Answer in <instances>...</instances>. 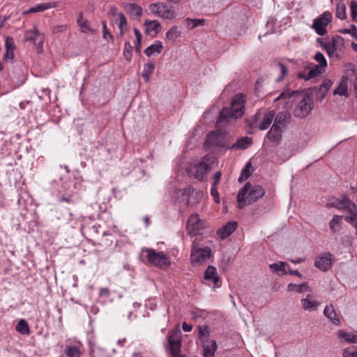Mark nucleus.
<instances>
[{"instance_id":"obj_45","label":"nucleus","mask_w":357,"mask_h":357,"mask_svg":"<svg viewBox=\"0 0 357 357\" xmlns=\"http://www.w3.org/2000/svg\"><path fill=\"white\" fill-rule=\"evenodd\" d=\"M66 355L68 357H80V351L75 346L68 347L66 349Z\"/></svg>"},{"instance_id":"obj_18","label":"nucleus","mask_w":357,"mask_h":357,"mask_svg":"<svg viewBox=\"0 0 357 357\" xmlns=\"http://www.w3.org/2000/svg\"><path fill=\"white\" fill-rule=\"evenodd\" d=\"M291 120V114L288 111H283L279 112L274 121L273 125L282 128H285Z\"/></svg>"},{"instance_id":"obj_49","label":"nucleus","mask_w":357,"mask_h":357,"mask_svg":"<svg viewBox=\"0 0 357 357\" xmlns=\"http://www.w3.org/2000/svg\"><path fill=\"white\" fill-rule=\"evenodd\" d=\"M299 94V92L298 91H290L289 90H284V91H282L280 95L278 96V98H277V100H279V99H281V98H290L291 96H294L295 95H298Z\"/></svg>"},{"instance_id":"obj_64","label":"nucleus","mask_w":357,"mask_h":357,"mask_svg":"<svg viewBox=\"0 0 357 357\" xmlns=\"http://www.w3.org/2000/svg\"><path fill=\"white\" fill-rule=\"evenodd\" d=\"M182 328L185 332H190L192 329V326L191 324H188L186 322H183L182 324Z\"/></svg>"},{"instance_id":"obj_54","label":"nucleus","mask_w":357,"mask_h":357,"mask_svg":"<svg viewBox=\"0 0 357 357\" xmlns=\"http://www.w3.org/2000/svg\"><path fill=\"white\" fill-rule=\"evenodd\" d=\"M328 91H325L324 89H322L319 86L318 89V92L316 94V98L317 100H321L324 98V97L326 96Z\"/></svg>"},{"instance_id":"obj_25","label":"nucleus","mask_w":357,"mask_h":357,"mask_svg":"<svg viewBox=\"0 0 357 357\" xmlns=\"http://www.w3.org/2000/svg\"><path fill=\"white\" fill-rule=\"evenodd\" d=\"M274 116H275L274 111H269V112H266L264 114L262 121H261V123L259 125V129L261 130H266L271 124Z\"/></svg>"},{"instance_id":"obj_21","label":"nucleus","mask_w":357,"mask_h":357,"mask_svg":"<svg viewBox=\"0 0 357 357\" xmlns=\"http://www.w3.org/2000/svg\"><path fill=\"white\" fill-rule=\"evenodd\" d=\"M192 191V188H187L178 190L177 193L178 202L183 203V206L185 207L189 205L190 194Z\"/></svg>"},{"instance_id":"obj_20","label":"nucleus","mask_w":357,"mask_h":357,"mask_svg":"<svg viewBox=\"0 0 357 357\" xmlns=\"http://www.w3.org/2000/svg\"><path fill=\"white\" fill-rule=\"evenodd\" d=\"M144 26L146 33L151 36H155L161 29V24L157 20H146Z\"/></svg>"},{"instance_id":"obj_62","label":"nucleus","mask_w":357,"mask_h":357,"mask_svg":"<svg viewBox=\"0 0 357 357\" xmlns=\"http://www.w3.org/2000/svg\"><path fill=\"white\" fill-rule=\"evenodd\" d=\"M347 82H348L347 77H342L339 85L341 86V88L344 87V89L347 90V88H348Z\"/></svg>"},{"instance_id":"obj_33","label":"nucleus","mask_w":357,"mask_h":357,"mask_svg":"<svg viewBox=\"0 0 357 357\" xmlns=\"http://www.w3.org/2000/svg\"><path fill=\"white\" fill-rule=\"evenodd\" d=\"M342 217L341 215H335L329 222V229L333 234L340 229V222Z\"/></svg>"},{"instance_id":"obj_3","label":"nucleus","mask_w":357,"mask_h":357,"mask_svg":"<svg viewBox=\"0 0 357 357\" xmlns=\"http://www.w3.org/2000/svg\"><path fill=\"white\" fill-rule=\"evenodd\" d=\"M314 107V101L312 96L306 93L302 99L299 100L294 109V116L299 119H304L307 117Z\"/></svg>"},{"instance_id":"obj_32","label":"nucleus","mask_w":357,"mask_h":357,"mask_svg":"<svg viewBox=\"0 0 357 357\" xmlns=\"http://www.w3.org/2000/svg\"><path fill=\"white\" fill-rule=\"evenodd\" d=\"M321 46L326 50L330 57L334 56L337 51V44L335 39L323 43Z\"/></svg>"},{"instance_id":"obj_23","label":"nucleus","mask_w":357,"mask_h":357,"mask_svg":"<svg viewBox=\"0 0 357 357\" xmlns=\"http://www.w3.org/2000/svg\"><path fill=\"white\" fill-rule=\"evenodd\" d=\"M252 144V140L250 137H243L237 140L231 147V149H246Z\"/></svg>"},{"instance_id":"obj_43","label":"nucleus","mask_w":357,"mask_h":357,"mask_svg":"<svg viewBox=\"0 0 357 357\" xmlns=\"http://www.w3.org/2000/svg\"><path fill=\"white\" fill-rule=\"evenodd\" d=\"M119 29L120 30V34L123 35L124 33V31L127 29V20L122 13H119Z\"/></svg>"},{"instance_id":"obj_2","label":"nucleus","mask_w":357,"mask_h":357,"mask_svg":"<svg viewBox=\"0 0 357 357\" xmlns=\"http://www.w3.org/2000/svg\"><path fill=\"white\" fill-rule=\"evenodd\" d=\"M264 188L259 185L252 184L247 182L241 188L237 195V202L238 208H242L247 204H252L261 199L265 195Z\"/></svg>"},{"instance_id":"obj_35","label":"nucleus","mask_w":357,"mask_h":357,"mask_svg":"<svg viewBox=\"0 0 357 357\" xmlns=\"http://www.w3.org/2000/svg\"><path fill=\"white\" fill-rule=\"evenodd\" d=\"M181 31L177 26L171 27L166 33V39L175 41L181 36Z\"/></svg>"},{"instance_id":"obj_27","label":"nucleus","mask_w":357,"mask_h":357,"mask_svg":"<svg viewBox=\"0 0 357 357\" xmlns=\"http://www.w3.org/2000/svg\"><path fill=\"white\" fill-rule=\"evenodd\" d=\"M337 337L347 343H357V333H347L341 330L338 331Z\"/></svg>"},{"instance_id":"obj_52","label":"nucleus","mask_w":357,"mask_h":357,"mask_svg":"<svg viewBox=\"0 0 357 357\" xmlns=\"http://www.w3.org/2000/svg\"><path fill=\"white\" fill-rule=\"evenodd\" d=\"M66 29V24L57 25L52 27V31L53 33H58L64 31Z\"/></svg>"},{"instance_id":"obj_50","label":"nucleus","mask_w":357,"mask_h":357,"mask_svg":"<svg viewBox=\"0 0 357 357\" xmlns=\"http://www.w3.org/2000/svg\"><path fill=\"white\" fill-rule=\"evenodd\" d=\"M278 68L280 69V75L276 79V82H280L281 80H282V79L287 75V69L285 67V66L283 63H280V62H279L278 63Z\"/></svg>"},{"instance_id":"obj_6","label":"nucleus","mask_w":357,"mask_h":357,"mask_svg":"<svg viewBox=\"0 0 357 357\" xmlns=\"http://www.w3.org/2000/svg\"><path fill=\"white\" fill-rule=\"evenodd\" d=\"M206 227L205 220L200 219L197 213L191 215L186 222L187 233L192 236L201 235Z\"/></svg>"},{"instance_id":"obj_19","label":"nucleus","mask_w":357,"mask_h":357,"mask_svg":"<svg viewBox=\"0 0 357 357\" xmlns=\"http://www.w3.org/2000/svg\"><path fill=\"white\" fill-rule=\"evenodd\" d=\"M282 132L283 130L280 127L273 124L271 128L267 132L266 137L272 142L278 143L282 139Z\"/></svg>"},{"instance_id":"obj_55","label":"nucleus","mask_w":357,"mask_h":357,"mask_svg":"<svg viewBox=\"0 0 357 357\" xmlns=\"http://www.w3.org/2000/svg\"><path fill=\"white\" fill-rule=\"evenodd\" d=\"M211 194L213 197H214L215 198V202L216 203H219L220 202V199H219V193H218V189H217V186H213L211 187Z\"/></svg>"},{"instance_id":"obj_47","label":"nucleus","mask_w":357,"mask_h":357,"mask_svg":"<svg viewBox=\"0 0 357 357\" xmlns=\"http://www.w3.org/2000/svg\"><path fill=\"white\" fill-rule=\"evenodd\" d=\"M314 59L316 60L317 62L319 63V65L326 67L327 66V61L325 59V56L321 52H317L315 55L314 56Z\"/></svg>"},{"instance_id":"obj_26","label":"nucleus","mask_w":357,"mask_h":357,"mask_svg":"<svg viewBox=\"0 0 357 357\" xmlns=\"http://www.w3.org/2000/svg\"><path fill=\"white\" fill-rule=\"evenodd\" d=\"M324 315L328 317L334 324L338 325L340 319L332 305H326L324 310Z\"/></svg>"},{"instance_id":"obj_38","label":"nucleus","mask_w":357,"mask_h":357,"mask_svg":"<svg viewBox=\"0 0 357 357\" xmlns=\"http://www.w3.org/2000/svg\"><path fill=\"white\" fill-rule=\"evenodd\" d=\"M325 67L318 64L312 67L308 72V78H314L325 72Z\"/></svg>"},{"instance_id":"obj_17","label":"nucleus","mask_w":357,"mask_h":357,"mask_svg":"<svg viewBox=\"0 0 357 357\" xmlns=\"http://www.w3.org/2000/svg\"><path fill=\"white\" fill-rule=\"evenodd\" d=\"M301 303L302 307L305 310L307 311L315 310L320 305L319 303L311 294H308L306 298L301 299Z\"/></svg>"},{"instance_id":"obj_15","label":"nucleus","mask_w":357,"mask_h":357,"mask_svg":"<svg viewBox=\"0 0 357 357\" xmlns=\"http://www.w3.org/2000/svg\"><path fill=\"white\" fill-rule=\"evenodd\" d=\"M238 223L236 221L228 222L218 230L217 234L221 239H225L236 229Z\"/></svg>"},{"instance_id":"obj_22","label":"nucleus","mask_w":357,"mask_h":357,"mask_svg":"<svg viewBox=\"0 0 357 357\" xmlns=\"http://www.w3.org/2000/svg\"><path fill=\"white\" fill-rule=\"evenodd\" d=\"M124 10L134 17H140L142 15V8L139 5L134 3H125L123 4Z\"/></svg>"},{"instance_id":"obj_51","label":"nucleus","mask_w":357,"mask_h":357,"mask_svg":"<svg viewBox=\"0 0 357 357\" xmlns=\"http://www.w3.org/2000/svg\"><path fill=\"white\" fill-rule=\"evenodd\" d=\"M15 48V43L13 38L11 37H7L5 41V49L14 50Z\"/></svg>"},{"instance_id":"obj_29","label":"nucleus","mask_w":357,"mask_h":357,"mask_svg":"<svg viewBox=\"0 0 357 357\" xmlns=\"http://www.w3.org/2000/svg\"><path fill=\"white\" fill-rule=\"evenodd\" d=\"M217 344L215 340L211 341L208 344H204V356L214 357V353L217 350Z\"/></svg>"},{"instance_id":"obj_58","label":"nucleus","mask_w":357,"mask_h":357,"mask_svg":"<svg viewBox=\"0 0 357 357\" xmlns=\"http://www.w3.org/2000/svg\"><path fill=\"white\" fill-rule=\"evenodd\" d=\"M13 51L14 50H6V52L3 55V60L6 61L12 60L14 56Z\"/></svg>"},{"instance_id":"obj_5","label":"nucleus","mask_w":357,"mask_h":357,"mask_svg":"<svg viewBox=\"0 0 357 357\" xmlns=\"http://www.w3.org/2000/svg\"><path fill=\"white\" fill-rule=\"evenodd\" d=\"M143 252H146V258L148 261L159 268H163L170 265V261L163 252H156L151 248H144Z\"/></svg>"},{"instance_id":"obj_60","label":"nucleus","mask_w":357,"mask_h":357,"mask_svg":"<svg viewBox=\"0 0 357 357\" xmlns=\"http://www.w3.org/2000/svg\"><path fill=\"white\" fill-rule=\"evenodd\" d=\"M220 178H221V172H217L215 174V175H214V178H213V181L212 185L213 186H218L219 183H220Z\"/></svg>"},{"instance_id":"obj_53","label":"nucleus","mask_w":357,"mask_h":357,"mask_svg":"<svg viewBox=\"0 0 357 357\" xmlns=\"http://www.w3.org/2000/svg\"><path fill=\"white\" fill-rule=\"evenodd\" d=\"M80 29L82 32L87 33L89 31L93 32V31L89 28L87 21H83L82 22H79Z\"/></svg>"},{"instance_id":"obj_57","label":"nucleus","mask_w":357,"mask_h":357,"mask_svg":"<svg viewBox=\"0 0 357 357\" xmlns=\"http://www.w3.org/2000/svg\"><path fill=\"white\" fill-rule=\"evenodd\" d=\"M102 29H103V38L105 39H107V37H109L110 38H112V36L110 34L109 31L107 29V24L105 21L102 22Z\"/></svg>"},{"instance_id":"obj_39","label":"nucleus","mask_w":357,"mask_h":357,"mask_svg":"<svg viewBox=\"0 0 357 357\" xmlns=\"http://www.w3.org/2000/svg\"><path fill=\"white\" fill-rule=\"evenodd\" d=\"M342 77H347L348 80L354 82V84H356V82H357V72L354 66L348 68L345 72V75Z\"/></svg>"},{"instance_id":"obj_8","label":"nucleus","mask_w":357,"mask_h":357,"mask_svg":"<svg viewBox=\"0 0 357 357\" xmlns=\"http://www.w3.org/2000/svg\"><path fill=\"white\" fill-rule=\"evenodd\" d=\"M211 256V250L208 247L198 248L195 241L192 243L191 261L203 264L206 262Z\"/></svg>"},{"instance_id":"obj_10","label":"nucleus","mask_w":357,"mask_h":357,"mask_svg":"<svg viewBox=\"0 0 357 357\" xmlns=\"http://www.w3.org/2000/svg\"><path fill=\"white\" fill-rule=\"evenodd\" d=\"M332 15L330 12L325 11L319 17L313 21L312 27L315 32L319 36H324L326 33V27L331 22Z\"/></svg>"},{"instance_id":"obj_48","label":"nucleus","mask_w":357,"mask_h":357,"mask_svg":"<svg viewBox=\"0 0 357 357\" xmlns=\"http://www.w3.org/2000/svg\"><path fill=\"white\" fill-rule=\"evenodd\" d=\"M351 15L352 20L357 22V1L353 0L350 3Z\"/></svg>"},{"instance_id":"obj_37","label":"nucleus","mask_w":357,"mask_h":357,"mask_svg":"<svg viewBox=\"0 0 357 357\" xmlns=\"http://www.w3.org/2000/svg\"><path fill=\"white\" fill-rule=\"evenodd\" d=\"M16 331L22 335L30 333L29 326L24 319H20L16 326Z\"/></svg>"},{"instance_id":"obj_30","label":"nucleus","mask_w":357,"mask_h":357,"mask_svg":"<svg viewBox=\"0 0 357 357\" xmlns=\"http://www.w3.org/2000/svg\"><path fill=\"white\" fill-rule=\"evenodd\" d=\"M287 290L289 291H295L298 293H303V292H310L311 288L306 284L305 283H303L301 284H289L287 286Z\"/></svg>"},{"instance_id":"obj_63","label":"nucleus","mask_w":357,"mask_h":357,"mask_svg":"<svg viewBox=\"0 0 357 357\" xmlns=\"http://www.w3.org/2000/svg\"><path fill=\"white\" fill-rule=\"evenodd\" d=\"M133 32L136 37L137 42H138V43L141 42L142 36V34H141L140 31H139V29H137V28H134Z\"/></svg>"},{"instance_id":"obj_41","label":"nucleus","mask_w":357,"mask_h":357,"mask_svg":"<svg viewBox=\"0 0 357 357\" xmlns=\"http://www.w3.org/2000/svg\"><path fill=\"white\" fill-rule=\"evenodd\" d=\"M336 16L340 20L346 18V6L342 3H339L336 6Z\"/></svg>"},{"instance_id":"obj_40","label":"nucleus","mask_w":357,"mask_h":357,"mask_svg":"<svg viewBox=\"0 0 357 357\" xmlns=\"http://www.w3.org/2000/svg\"><path fill=\"white\" fill-rule=\"evenodd\" d=\"M250 167H251V163L248 162L246 164V165L245 166V167L241 171V175L238 178L239 182H242L244 180L248 179L250 176V175H251Z\"/></svg>"},{"instance_id":"obj_56","label":"nucleus","mask_w":357,"mask_h":357,"mask_svg":"<svg viewBox=\"0 0 357 357\" xmlns=\"http://www.w3.org/2000/svg\"><path fill=\"white\" fill-rule=\"evenodd\" d=\"M348 90H346L343 88H341V86L339 85V86L334 90V92L333 93L334 94H338L340 96H348Z\"/></svg>"},{"instance_id":"obj_44","label":"nucleus","mask_w":357,"mask_h":357,"mask_svg":"<svg viewBox=\"0 0 357 357\" xmlns=\"http://www.w3.org/2000/svg\"><path fill=\"white\" fill-rule=\"evenodd\" d=\"M199 338L200 341L204 342L207 341V338L209 335V331L207 326H201L199 328Z\"/></svg>"},{"instance_id":"obj_11","label":"nucleus","mask_w":357,"mask_h":357,"mask_svg":"<svg viewBox=\"0 0 357 357\" xmlns=\"http://www.w3.org/2000/svg\"><path fill=\"white\" fill-rule=\"evenodd\" d=\"M328 206L348 213H351L356 209V204L345 195H342L340 199H332Z\"/></svg>"},{"instance_id":"obj_61","label":"nucleus","mask_w":357,"mask_h":357,"mask_svg":"<svg viewBox=\"0 0 357 357\" xmlns=\"http://www.w3.org/2000/svg\"><path fill=\"white\" fill-rule=\"evenodd\" d=\"M109 290L108 288H106V287H104V288H101L100 289V292H99V294L100 296H105V297H107L109 296Z\"/></svg>"},{"instance_id":"obj_9","label":"nucleus","mask_w":357,"mask_h":357,"mask_svg":"<svg viewBox=\"0 0 357 357\" xmlns=\"http://www.w3.org/2000/svg\"><path fill=\"white\" fill-rule=\"evenodd\" d=\"M169 349L172 357H183L181 354V331L178 329L172 330L169 332L168 337Z\"/></svg>"},{"instance_id":"obj_42","label":"nucleus","mask_w":357,"mask_h":357,"mask_svg":"<svg viewBox=\"0 0 357 357\" xmlns=\"http://www.w3.org/2000/svg\"><path fill=\"white\" fill-rule=\"evenodd\" d=\"M342 357H357V347L350 346L342 351Z\"/></svg>"},{"instance_id":"obj_34","label":"nucleus","mask_w":357,"mask_h":357,"mask_svg":"<svg viewBox=\"0 0 357 357\" xmlns=\"http://www.w3.org/2000/svg\"><path fill=\"white\" fill-rule=\"evenodd\" d=\"M186 26L188 29H193L197 26H202L205 24V20L204 19H191L187 18L185 20Z\"/></svg>"},{"instance_id":"obj_24","label":"nucleus","mask_w":357,"mask_h":357,"mask_svg":"<svg viewBox=\"0 0 357 357\" xmlns=\"http://www.w3.org/2000/svg\"><path fill=\"white\" fill-rule=\"evenodd\" d=\"M287 267L288 264L284 261L272 264L269 266L271 271L280 276H282L287 273Z\"/></svg>"},{"instance_id":"obj_14","label":"nucleus","mask_w":357,"mask_h":357,"mask_svg":"<svg viewBox=\"0 0 357 357\" xmlns=\"http://www.w3.org/2000/svg\"><path fill=\"white\" fill-rule=\"evenodd\" d=\"M204 279L212 282L217 287H220L221 280L217 272V269L213 266H208L204 273Z\"/></svg>"},{"instance_id":"obj_16","label":"nucleus","mask_w":357,"mask_h":357,"mask_svg":"<svg viewBox=\"0 0 357 357\" xmlns=\"http://www.w3.org/2000/svg\"><path fill=\"white\" fill-rule=\"evenodd\" d=\"M24 38L26 41H30L34 44L42 45L43 43V36L39 33L36 28L26 31Z\"/></svg>"},{"instance_id":"obj_36","label":"nucleus","mask_w":357,"mask_h":357,"mask_svg":"<svg viewBox=\"0 0 357 357\" xmlns=\"http://www.w3.org/2000/svg\"><path fill=\"white\" fill-rule=\"evenodd\" d=\"M154 68L155 66L152 63H149L144 66L142 76L144 79L145 82H147L149 81L150 75L153 73Z\"/></svg>"},{"instance_id":"obj_4","label":"nucleus","mask_w":357,"mask_h":357,"mask_svg":"<svg viewBox=\"0 0 357 357\" xmlns=\"http://www.w3.org/2000/svg\"><path fill=\"white\" fill-rule=\"evenodd\" d=\"M229 140V136L225 131L217 129L208 134L206 144L209 147H225Z\"/></svg>"},{"instance_id":"obj_59","label":"nucleus","mask_w":357,"mask_h":357,"mask_svg":"<svg viewBox=\"0 0 357 357\" xmlns=\"http://www.w3.org/2000/svg\"><path fill=\"white\" fill-rule=\"evenodd\" d=\"M331 85H332V83H331V80L324 79L321 85H320V87H321L322 89H324L325 91H328Z\"/></svg>"},{"instance_id":"obj_12","label":"nucleus","mask_w":357,"mask_h":357,"mask_svg":"<svg viewBox=\"0 0 357 357\" xmlns=\"http://www.w3.org/2000/svg\"><path fill=\"white\" fill-rule=\"evenodd\" d=\"M210 159V155H206L201 162L194 166V176L199 181H202L206 174L211 168Z\"/></svg>"},{"instance_id":"obj_46","label":"nucleus","mask_w":357,"mask_h":357,"mask_svg":"<svg viewBox=\"0 0 357 357\" xmlns=\"http://www.w3.org/2000/svg\"><path fill=\"white\" fill-rule=\"evenodd\" d=\"M132 47L129 42L125 43L123 54L124 58L128 61H130L132 58Z\"/></svg>"},{"instance_id":"obj_31","label":"nucleus","mask_w":357,"mask_h":357,"mask_svg":"<svg viewBox=\"0 0 357 357\" xmlns=\"http://www.w3.org/2000/svg\"><path fill=\"white\" fill-rule=\"evenodd\" d=\"M56 6V3H40L29 8L27 11L24 12L25 14L41 12L48 8H54Z\"/></svg>"},{"instance_id":"obj_28","label":"nucleus","mask_w":357,"mask_h":357,"mask_svg":"<svg viewBox=\"0 0 357 357\" xmlns=\"http://www.w3.org/2000/svg\"><path fill=\"white\" fill-rule=\"evenodd\" d=\"M162 47H163L161 42L155 41L153 44L146 48L144 53L147 56L149 57L153 54L160 53Z\"/></svg>"},{"instance_id":"obj_13","label":"nucleus","mask_w":357,"mask_h":357,"mask_svg":"<svg viewBox=\"0 0 357 357\" xmlns=\"http://www.w3.org/2000/svg\"><path fill=\"white\" fill-rule=\"evenodd\" d=\"M314 266L322 271H326L332 266V255L329 252H324L317 257Z\"/></svg>"},{"instance_id":"obj_1","label":"nucleus","mask_w":357,"mask_h":357,"mask_svg":"<svg viewBox=\"0 0 357 357\" xmlns=\"http://www.w3.org/2000/svg\"><path fill=\"white\" fill-rule=\"evenodd\" d=\"M245 96L241 93L236 94L232 99L231 107L222 109L216 122L217 127L228 123L231 119H238L244 114Z\"/></svg>"},{"instance_id":"obj_7","label":"nucleus","mask_w":357,"mask_h":357,"mask_svg":"<svg viewBox=\"0 0 357 357\" xmlns=\"http://www.w3.org/2000/svg\"><path fill=\"white\" fill-rule=\"evenodd\" d=\"M149 8L153 13L162 19L171 20L176 17L174 8L165 3H151Z\"/></svg>"}]
</instances>
